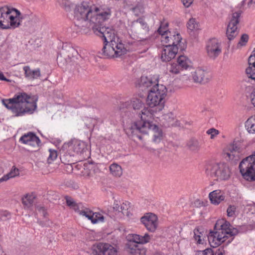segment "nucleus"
I'll list each match as a JSON object with an SVG mask.
<instances>
[{
	"label": "nucleus",
	"mask_w": 255,
	"mask_h": 255,
	"mask_svg": "<svg viewBox=\"0 0 255 255\" xmlns=\"http://www.w3.org/2000/svg\"><path fill=\"white\" fill-rule=\"evenodd\" d=\"M178 46L169 44L164 47L161 52V59L163 62H168L173 59L178 53Z\"/></svg>",
	"instance_id": "obj_13"
},
{
	"label": "nucleus",
	"mask_w": 255,
	"mask_h": 255,
	"mask_svg": "<svg viewBox=\"0 0 255 255\" xmlns=\"http://www.w3.org/2000/svg\"><path fill=\"white\" fill-rule=\"evenodd\" d=\"M152 119H149L146 120L140 119V121L134 122L130 128L132 136H135L139 139H141L142 136L138 133L145 134L149 131H151L153 132V142H159L162 138V132L157 126L150 122Z\"/></svg>",
	"instance_id": "obj_5"
},
{
	"label": "nucleus",
	"mask_w": 255,
	"mask_h": 255,
	"mask_svg": "<svg viewBox=\"0 0 255 255\" xmlns=\"http://www.w3.org/2000/svg\"><path fill=\"white\" fill-rule=\"evenodd\" d=\"M153 82L150 78L147 77L141 78L140 87L141 88H148L153 86Z\"/></svg>",
	"instance_id": "obj_36"
},
{
	"label": "nucleus",
	"mask_w": 255,
	"mask_h": 255,
	"mask_svg": "<svg viewBox=\"0 0 255 255\" xmlns=\"http://www.w3.org/2000/svg\"><path fill=\"white\" fill-rule=\"evenodd\" d=\"M130 207V203L128 202H126L125 203H123L120 206V212H122L123 214H128V209Z\"/></svg>",
	"instance_id": "obj_42"
},
{
	"label": "nucleus",
	"mask_w": 255,
	"mask_h": 255,
	"mask_svg": "<svg viewBox=\"0 0 255 255\" xmlns=\"http://www.w3.org/2000/svg\"><path fill=\"white\" fill-rule=\"evenodd\" d=\"M25 78L29 80L37 79L41 76V72L39 68L31 69L29 66H26L23 68Z\"/></svg>",
	"instance_id": "obj_19"
},
{
	"label": "nucleus",
	"mask_w": 255,
	"mask_h": 255,
	"mask_svg": "<svg viewBox=\"0 0 255 255\" xmlns=\"http://www.w3.org/2000/svg\"><path fill=\"white\" fill-rule=\"evenodd\" d=\"M239 169L243 178L246 180H255V151L244 158L240 163Z\"/></svg>",
	"instance_id": "obj_7"
},
{
	"label": "nucleus",
	"mask_w": 255,
	"mask_h": 255,
	"mask_svg": "<svg viewBox=\"0 0 255 255\" xmlns=\"http://www.w3.org/2000/svg\"><path fill=\"white\" fill-rule=\"evenodd\" d=\"M93 254L94 255H117V250L109 244L99 243L93 246Z\"/></svg>",
	"instance_id": "obj_9"
},
{
	"label": "nucleus",
	"mask_w": 255,
	"mask_h": 255,
	"mask_svg": "<svg viewBox=\"0 0 255 255\" xmlns=\"http://www.w3.org/2000/svg\"><path fill=\"white\" fill-rule=\"evenodd\" d=\"M177 63L179 64L181 70L187 69L189 67L190 60L184 55H180L177 59Z\"/></svg>",
	"instance_id": "obj_28"
},
{
	"label": "nucleus",
	"mask_w": 255,
	"mask_h": 255,
	"mask_svg": "<svg viewBox=\"0 0 255 255\" xmlns=\"http://www.w3.org/2000/svg\"><path fill=\"white\" fill-rule=\"evenodd\" d=\"M99 123H102L103 121L100 119H94L91 118H87L85 120V125L88 128L94 127Z\"/></svg>",
	"instance_id": "obj_35"
},
{
	"label": "nucleus",
	"mask_w": 255,
	"mask_h": 255,
	"mask_svg": "<svg viewBox=\"0 0 255 255\" xmlns=\"http://www.w3.org/2000/svg\"><path fill=\"white\" fill-rule=\"evenodd\" d=\"M183 5L186 7H188L190 6V5L192 3L193 0H181Z\"/></svg>",
	"instance_id": "obj_53"
},
{
	"label": "nucleus",
	"mask_w": 255,
	"mask_h": 255,
	"mask_svg": "<svg viewBox=\"0 0 255 255\" xmlns=\"http://www.w3.org/2000/svg\"><path fill=\"white\" fill-rule=\"evenodd\" d=\"M19 141L23 144H28L33 147H37L40 146L41 143L39 137L32 132H29L21 136Z\"/></svg>",
	"instance_id": "obj_15"
},
{
	"label": "nucleus",
	"mask_w": 255,
	"mask_h": 255,
	"mask_svg": "<svg viewBox=\"0 0 255 255\" xmlns=\"http://www.w3.org/2000/svg\"><path fill=\"white\" fill-rule=\"evenodd\" d=\"M80 214L83 216H85L86 218H87L88 219L90 220L91 221V219L92 218H93V217L92 216V213L90 211H85V210H81L80 211Z\"/></svg>",
	"instance_id": "obj_47"
},
{
	"label": "nucleus",
	"mask_w": 255,
	"mask_h": 255,
	"mask_svg": "<svg viewBox=\"0 0 255 255\" xmlns=\"http://www.w3.org/2000/svg\"><path fill=\"white\" fill-rule=\"evenodd\" d=\"M167 89L163 85L156 84L149 90L147 104L149 108H144L138 114L140 119H153L155 114L162 110L164 107Z\"/></svg>",
	"instance_id": "obj_2"
},
{
	"label": "nucleus",
	"mask_w": 255,
	"mask_h": 255,
	"mask_svg": "<svg viewBox=\"0 0 255 255\" xmlns=\"http://www.w3.org/2000/svg\"><path fill=\"white\" fill-rule=\"evenodd\" d=\"M35 197L34 194L30 193L26 194L22 198V203L25 209L32 210Z\"/></svg>",
	"instance_id": "obj_21"
},
{
	"label": "nucleus",
	"mask_w": 255,
	"mask_h": 255,
	"mask_svg": "<svg viewBox=\"0 0 255 255\" xmlns=\"http://www.w3.org/2000/svg\"><path fill=\"white\" fill-rule=\"evenodd\" d=\"M192 78L195 82L204 84L208 82L210 76L207 70L198 68L192 74Z\"/></svg>",
	"instance_id": "obj_16"
},
{
	"label": "nucleus",
	"mask_w": 255,
	"mask_h": 255,
	"mask_svg": "<svg viewBox=\"0 0 255 255\" xmlns=\"http://www.w3.org/2000/svg\"><path fill=\"white\" fill-rule=\"evenodd\" d=\"M194 238L196 241H197V243L199 244H203V241H202L201 239V236L200 234H201V233L199 232V231L198 229H195L194 230Z\"/></svg>",
	"instance_id": "obj_43"
},
{
	"label": "nucleus",
	"mask_w": 255,
	"mask_h": 255,
	"mask_svg": "<svg viewBox=\"0 0 255 255\" xmlns=\"http://www.w3.org/2000/svg\"><path fill=\"white\" fill-rule=\"evenodd\" d=\"M208 55L212 59H215L221 53L222 48L217 39L214 38L210 40L206 46Z\"/></svg>",
	"instance_id": "obj_11"
},
{
	"label": "nucleus",
	"mask_w": 255,
	"mask_h": 255,
	"mask_svg": "<svg viewBox=\"0 0 255 255\" xmlns=\"http://www.w3.org/2000/svg\"><path fill=\"white\" fill-rule=\"evenodd\" d=\"M187 25L188 29L191 32H196L200 29L199 23L193 18L189 20Z\"/></svg>",
	"instance_id": "obj_32"
},
{
	"label": "nucleus",
	"mask_w": 255,
	"mask_h": 255,
	"mask_svg": "<svg viewBox=\"0 0 255 255\" xmlns=\"http://www.w3.org/2000/svg\"><path fill=\"white\" fill-rule=\"evenodd\" d=\"M72 148L77 154L82 153L87 150V144L84 141L76 140L74 142Z\"/></svg>",
	"instance_id": "obj_25"
},
{
	"label": "nucleus",
	"mask_w": 255,
	"mask_h": 255,
	"mask_svg": "<svg viewBox=\"0 0 255 255\" xmlns=\"http://www.w3.org/2000/svg\"><path fill=\"white\" fill-rule=\"evenodd\" d=\"M140 221L150 232H154L157 228V218L154 214H147L141 218Z\"/></svg>",
	"instance_id": "obj_12"
},
{
	"label": "nucleus",
	"mask_w": 255,
	"mask_h": 255,
	"mask_svg": "<svg viewBox=\"0 0 255 255\" xmlns=\"http://www.w3.org/2000/svg\"><path fill=\"white\" fill-rule=\"evenodd\" d=\"M163 119L166 121L168 126L173 125L174 120V115L172 113H167L163 115Z\"/></svg>",
	"instance_id": "obj_39"
},
{
	"label": "nucleus",
	"mask_w": 255,
	"mask_h": 255,
	"mask_svg": "<svg viewBox=\"0 0 255 255\" xmlns=\"http://www.w3.org/2000/svg\"><path fill=\"white\" fill-rule=\"evenodd\" d=\"M241 13L235 12L232 14L231 19L228 25L226 34L229 40L233 39L238 34L237 24L239 22Z\"/></svg>",
	"instance_id": "obj_10"
},
{
	"label": "nucleus",
	"mask_w": 255,
	"mask_h": 255,
	"mask_svg": "<svg viewBox=\"0 0 255 255\" xmlns=\"http://www.w3.org/2000/svg\"><path fill=\"white\" fill-rule=\"evenodd\" d=\"M169 36L170 42L172 41V44L170 45L177 46V45L179 44L182 39V38L180 34L175 31H174L172 33L170 32H169Z\"/></svg>",
	"instance_id": "obj_31"
},
{
	"label": "nucleus",
	"mask_w": 255,
	"mask_h": 255,
	"mask_svg": "<svg viewBox=\"0 0 255 255\" xmlns=\"http://www.w3.org/2000/svg\"><path fill=\"white\" fill-rule=\"evenodd\" d=\"M245 127L249 133L255 134V115L247 120L245 123Z\"/></svg>",
	"instance_id": "obj_27"
},
{
	"label": "nucleus",
	"mask_w": 255,
	"mask_h": 255,
	"mask_svg": "<svg viewBox=\"0 0 255 255\" xmlns=\"http://www.w3.org/2000/svg\"><path fill=\"white\" fill-rule=\"evenodd\" d=\"M110 170L112 175L116 177H120L123 173L120 165L117 163H113L110 166Z\"/></svg>",
	"instance_id": "obj_30"
},
{
	"label": "nucleus",
	"mask_w": 255,
	"mask_h": 255,
	"mask_svg": "<svg viewBox=\"0 0 255 255\" xmlns=\"http://www.w3.org/2000/svg\"><path fill=\"white\" fill-rule=\"evenodd\" d=\"M249 97H250V99L251 103L255 107V89H253Z\"/></svg>",
	"instance_id": "obj_50"
},
{
	"label": "nucleus",
	"mask_w": 255,
	"mask_h": 255,
	"mask_svg": "<svg viewBox=\"0 0 255 255\" xmlns=\"http://www.w3.org/2000/svg\"><path fill=\"white\" fill-rule=\"evenodd\" d=\"M66 200L67 205L68 206L75 209L76 207L77 206L76 203L74 201V200L71 198L66 197Z\"/></svg>",
	"instance_id": "obj_48"
},
{
	"label": "nucleus",
	"mask_w": 255,
	"mask_h": 255,
	"mask_svg": "<svg viewBox=\"0 0 255 255\" xmlns=\"http://www.w3.org/2000/svg\"><path fill=\"white\" fill-rule=\"evenodd\" d=\"M23 16L20 11L7 6L0 8V27L3 29H14L21 24Z\"/></svg>",
	"instance_id": "obj_6"
},
{
	"label": "nucleus",
	"mask_w": 255,
	"mask_h": 255,
	"mask_svg": "<svg viewBox=\"0 0 255 255\" xmlns=\"http://www.w3.org/2000/svg\"><path fill=\"white\" fill-rule=\"evenodd\" d=\"M168 23L162 24L161 26L158 28L157 31L162 36V41L165 43L170 42L169 39V32L167 30Z\"/></svg>",
	"instance_id": "obj_24"
},
{
	"label": "nucleus",
	"mask_w": 255,
	"mask_h": 255,
	"mask_svg": "<svg viewBox=\"0 0 255 255\" xmlns=\"http://www.w3.org/2000/svg\"><path fill=\"white\" fill-rule=\"evenodd\" d=\"M182 70L177 63L169 64L167 66V71L170 75L178 74Z\"/></svg>",
	"instance_id": "obj_29"
},
{
	"label": "nucleus",
	"mask_w": 255,
	"mask_h": 255,
	"mask_svg": "<svg viewBox=\"0 0 255 255\" xmlns=\"http://www.w3.org/2000/svg\"><path fill=\"white\" fill-rule=\"evenodd\" d=\"M120 206L118 203V202H115L114 204L113 205V209L116 211H118L119 212H120Z\"/></svg>",
	"instance_id": "obj_55"
},
{
	"label": "nucleus",
	"mask_w": 255,
	"mask_h": 255,
	"mask_svg": "<svg viewBox=\"0 0 255 255\" xmlns=\"http://www.w3.org/2000/svg\"><path fill=\"white\" fill-rule=\"evenodd\" d=\"M237 207L235 205H230L227 210V215L230 217L236 216Z\"/></svg>",
	"instance_id": "obj_41"
},
{
	"label": "nucleus",
	"mask_w": 255,
	"mask_h": 255,
	"mask_svg": "<svg viewBox=\"0 0 255 255\" xmlns=\"http://www.w3.org/2000/svg\"><path fill=\"white\" fill-rule=\"evenodd\" d=\"M207 173L216 180H227L230 176V171L227 165L223 163H214L209 164L206 170Z\"/></svg>",
	"instance_id": "obj_8"
},
{
	"label": "nucleus",
	"mask_w": 255,
	"mask_h": 255,
	"mask_svg": "<svg viewBox=\"0 0 255 255\" xmlns=\"http://www.w3.org/2000/svg\"><path fill=\"white\" fill-rule=\"evenodd\" d=\"M1 216L3 219H8L10 218V214L9 212L4 211L1 213Z\"/></svg>",
	"instance_id": "obj_52"
},
{
	"label": "nucleus",
	"mask_w": 255,
	"mask_h": 255,
	"mask_svg": "<svg viewBox=\"0 0 255 255\" xmlns=\"http://www.w3.org/2000/svg\"><path fill=\"white\" fill-rule=\"evenodd\" d=\"M209 199L212 203L218 205L225 199L224 196L220 190H216L211 192L209 195Z\"/></svg>",
	"instance_id": "obj_23"
},
{
	"label": "nucleus",
	"mask_w": 255,
	"mask_h": 255,
	"mask_svg": "<svg viewBox=\"0 0 255 255\" xmlns=\"http://www.w3.org/2000/svg\"><path fill=\"white\" fill-rule=\"evenodd\" d=\"M207 133L211 135V138L213 139L215 136L217 135L219 133L218 130L211 128L207 131Z\"/></svg>",
	"instance_id": "obj_45"
},
{
	"label": "nucleus",
	"mask_w": 255,
	"mask_h": 255,
	"mask_svg": "<svg viewBox=\"0 0 255 255\" xmlns=\"http://www.w3.org/2000/svg\"><path fill=\"white\" fill-rule=\"evenodd\" d=\"M0 80L4 81H9V80L6 79L3 75L2 72L0 71Z\"/></svg>",
	"instance_id": "obj_57"
},
{
	"label": "nucleus",
	"mask_w": 255,
	"mask_h": 255,
	"mask_svg": "<svg viewBox=\"0 0 255 255\" xmlns=\"http://www.w3.org/2000/svg\"><path fill=\"white\" fill-rule=\"evenodd\" d=\"M49 154L47 159V162L48 164H50L55 160L57 157V152L55 150L51 149H49Z\"/></svg>",
	"instance_id": "obj_40"
},
{
	"label": "nucleus",
	"mask_w": 255,
	"mask_h": 255,
	"mask_svg": "<svg viewBox=\"0 0 255 255\" xmlns=\"http://www.w3.org/2000/svg\"><path fill=\"white\" fill-rule=\"evenodd\" d=\"M126 247L127 252L132 255H145L146 250L140 245L128 242L126 244Z\"/></svg>",
	"instance_id": "obj_18"
},
{
	"label": "nucleus",
	"mask_w": 255,
	"mask_h": 255,
	"mask_svg": "<svg viewBox=\"0 0 255 255\" xmlns=\"http://www.w3.org/2000/svg\"><path fill=\"white\" fill-rule=\"evenodd\" d=\"M37 98L30 96L24 92L19 93L12 98L2 100L3 105L16 117L32 114L37 108Z\"/></svg>",
	"instance_id": "obj_3"
},
{
	"label": "nucleus",
	"mask_w": 255,
	"mask_h": 255,
	"mask_svg": "<svg viewBox=\"0 0 255 255\" xmlns=\"http://www.w3.org/2000/svg\"><path fill=\"white\" fill-rule=\"evenodd\" d=\"M60 160L64 164L70 165V167L72 168V166L71 165L72 163H74V162L73 160V156L70 153L64 152L61 155Z\"/></svg>",
	"instance_id": "obj_34"
},
{
	"label": "nucleus",
	"mask_w": 255,
	"mask_h": 255,
	"mask_svg": "<svg viewBox=\"0 0 255 255\" xmlns=\"http://www.w3.org/2000/svg\"><path fill=\"white\" fill-rule=\"evenodd\" d=\"M19 174V170L15 167H12L11 171L2 176L1 178H0V182L5 181L8 180L10 178L15 177L16 176L18 175Z\"/></svg>",
	"instance_id": "obj_33"
},
{
	"label": "nucleus",
	"mask_w": 255,
	"mask_h": 255,
	"mask_svg": "<svg viewBox=\"0 0 255 255\" xmlns=\"http://www.w3.org/2000/svg\"><path fill=\"white\" fill-rule=\"evenodd\" d=\"M254 54L251 55L248 60L249 67L246 69V73L249 78L255 81V48L253 51Z\"/></svg>",
	"instance_id": "obj_20"
},
{
	"label": "nucleus",
	"mask_w": 255,
	"mask_h": 255,
	"mask_svg": "<svg viewBox=\"0 0 255 255\" xmlns=\"http://www.w3.org/2000/svg\"><path fill=\"white\" fill-rule=\"evenodd\" d=\"M36 209L38 211V213L43 217H46L47 215V212L45 209L41 206H37L36 207Z\"/></svg>",
	"instance_id": "obj_49"
},
{
	"label": "nucleus",
	"mask_w": 255,
	"mask_h": 255,
	"mask_svg": "<svg viewBox=\"0 0 255 255\" xmlns=\"http://www.w3.org/2000/svg\"><path fill=\"white\" fill-rule=\"evenodd\" d=\"M189 148L193 151L198 150L200 148V145L198 141L196 139H190L188 143Z\"/></svg>",
	"instance_id": "obj_37"
},
{
	"label": "nucleus",
	"mask_w": 255,
	"mask_h": 255,
	"mask_svg": "<svg viewBox=\"0 0 255 255\" xmlns=\"http://www.w3.org/2000/svg\"><path fill=\"white\" fill-rule=\"evenodd\" d=\"M225 251L223 248H220L217 249L215 253L214 252L215 255H224Z\"/></svg>",
	"instance_id": "obj_54"
},
{
	"label": "nucleus",
	"mask_w": 255,
	"mask_h": 255,
	"mask_svg": "<svg viewBox=\"0 0 255 255\" xmlns=\"http://www.w3.org/2000/svg\"><path fill=\"white\" fill-rule=\"evenodd\" d=\"M92 216L93 218L91 219V222L93 224H96L98 222H103L104 221V216L99 213H92Z\"/></svg>",
	"instance_id": "obj_38"
},
{
	"label": "nucleus",
	"mask_w": 255,
	"mask_h": 255,
	"mask_svg": "<svg viewBox=\"0 0 255 255\" xmlns=\"http://www.w3.org/2000/svg\"><path fill=\"white\" fill-rule=\"evenodd\" d=\"M66 50L67 51V56L69 57H73L77 54V51L76 50V49H75L73 47H72L71 46H68V47H67V49Z\"/></svg>",
	"instance_id": "obj_44"
},
{
	"label": "nucleus",
	"mask_w": 255,
	"mask_h": 255,
	"mask_svg": "<svg viewBox=\"0 0 255 255\" xmlns=\"http://www.w3.org/2000/svg\"><path fill=\"white\" fill-rule=\"evenodd\" d=\"M38 223L42 227L47 226L49 225V221H42L38 220Z\"/></svg>",
	"instance_id": "obj_56"
},
{
	"label": "nucleus",
	"mask_w": 255,
	"mask_h": 255,
	"mask_svg": "<svg viewBox=\"0 0 255 255\" xmlns=\"http://www.w3.org/2000/svg\"><path fill=\"white\" fill-rule=\"evenodd\" d=\"M131 28L132 30L139 35L146 34L149 31L147 23L140 18L132 23Z\"/></svg>",
	"instance_id": "obj_17"
},
{
	"label": "nucleus",
	"mask_w": 255,
	"mask_h": 255,
	"mask_svg": "<svg viewBox=\"0 0 255 255\" xmlns=\"http://www.w3.org/2000/svg\"><path fill=\"white\" fill-rule=\"evenodd\" d=\"M203 255H214V251L211 249L208 248L202 251Z\"/></svg>",
	"instance_id": "obj_51"
},
{
	"label": "nucleus",
	"mask_w": 255,
	"mask_h": 255,
	"mask_svg": "<svg viewBox=\"0 0 255 255\" xmlns=\"http://www.w3.org/2000/svg\"><path fill=\"white\" fill-rule=\"evenodd\" d=\"M130 105L135 111L137 110V117L140 119L138 116L139 113L144 108V104L141 100L137 98H132L130 101Z\"/></svg>",
	"instance_id": "obj_26"
},
{
	"label": "nucleus",
	"mask_w": 255,
	"mask_h": 255,
	"mask_svg": "<svg viewBox=\"0 0 255 255\" xmlns=\"http://www.w3.org/2000/svg\"><path fill=\"white\" fill-rule=\"evenodd\" d=\"M220 227L217 231H210L208 236L210 246L214 248L226 242L227 240V244L231 243L234 237L238 233V230L232 228L229 222H225Z\"/></svg>",
	"instance_id": "obj_4"
},
{
	"label": "nucleus",
	"mask_w": 255,
	"mask_h": 255,
	"mask_svg": "<svg viewBox=\"0 0 255 255\" xmlns=\"http://www.w3.org/2000/svg\"><path fill=\"white\" fill-rule=\"evenodd\" d=\"M250 3H255V0H251L248 3V4L249 5Z\"/></svg>",
	"instance_id": "obj_59"
},
{
	"label": "nucleus",
	"mask_w": 255,
	"mask_h": 255,
	"mask_svg": "<svg viewBox=\"0 0 255 255\" xmlns=\"http://www.w3.org/2000/svg\"><path fill=\"white\" fill-rule=\"evenodd\" d=\"M249 39V36L246 34H244L241 37L240 40L238 42V45L241 46H244L248 42Z\"/></svg>",
	"instance_id": "obj_46"
},
{
	"label": "nucleus",
	"mask_w": 255,
	"mask_h": 255,
	"mask_svg": "<svg viewBox=\"0 0 255 255\" xmlns=\"http://www.w3.org/2000/svg\"><path fill=\"white\" fill-rule=\"evenodd\" d=\"M0 255H5L3 252L2 251L1 247L0 245Z\"/></svg>",
	"instance_id": "obj_58"
},
{
	"label": "nucleus",
	"mask_w": 255,
	"mask_h": 255,
	"mask_svg": "<svg viewBox=\"0 0 255 255\" xmlns=\"http://www.w3.org/2000/svg\"><path fill=\"white\" fill-rule=\"evenodd\" d=\"M112 14L109 7L99 8L90 3L83 1L74 10V22L75 26L83 29L91 27L94 33L103 38L104 55L108 58H117L125 55L127 49L113 29L104 25Z\"/></svg>",
	"instance_id": "obj_1"
},
{
	"label": "nucleus",
	"mask_w": 255,
	"mask_h": 255,
	"mask_svg": "<svg viewBox=\"0 0 255 255\" xmlns=\"http://www.w3.org/2000/svg\"><path fill=\"white\" fill-rule=\"evenodd\" d=\"M240 148L235 144H229L224 150L225 157L229 160L237 161L240 159Z\"/></svg>",
	"instance_id": "obj_14"
},
{
	"label": "nucleus",
	"mask_w": 255,
	"mask_h": 255,
	"mask_svg": "<svg viewBox=\"0 0 255 255\" xmlns=\"http://www.w3.org/2000/svg\"><path fill=\"white\" fill-rule=\"evenodd\" d=\"M151 238L148 234H145L143 236L137 234H133L131 238L128 242L135 243L137 245L145 244L150 242Z\"/></svg>",
	"instance_id": "obj_22"
}]
</instances>
